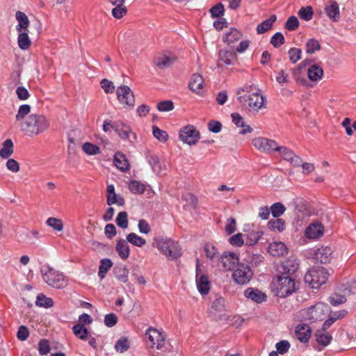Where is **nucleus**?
Wrapping results in <instances>:
<instances>
[{"label":"nucleus","mask_w":356,"mask_h":356,"mask_svg":"<svg viewBox=\"0 0 356 356\" xmlns=\"http://www.w3.org/2000/svg\"><path fill=\"white\" fill-rule=\"evenodd\" d=\"M20 131L29 137H33L46 131L49 122L41 114H31L25 120L19 124Z\"/></svg>","instance_id":"f257e3e1"},{"label":"nucleus","mask_w":356,"mask_h":356,"mask_svg":"<svg viewBox=\"0 0 356 356\" xmlns=\"http://www.w3.org/2000/svg\"><path fill=\"white\" fill-rule=\"evenodd\" d=\"M40 273L43 280L51 287L63 289L67 285V280L63 274L47 264L41 267Z\"/></svg>","instance_id":"f03ea898"},{"label":"nucleus","mask_w":356,"mask_h":356,"mask_svg":"<svg viewBox=\"0 0 356 356\" xmlns=\"http://www.w3.org/2000/svg\"><path fill=\"white\" fill-rule=\"evenodd\" d=\"M298 282L292 277L276 275L275 291L277 296L284 298L298 289Z\"/></svg>","instance_id":"7ed1b4c3"},{"label":"nucleus","mask_w":356,"mask_h":356,"mask_svg":"<svg viewBox=\"0 0 356 356\" xmlns=\"http://www.w3.org/2000/svg\"><path fill=\"white\" fill-rule=\"evenodd\" d=\"M157 248L170 260H177L181 255L177 242L170 238L154 239Z\"/></svg>","instance_id":"20e7f679"},{"label":"nucleus","mask_w":356,"mask_h":356,"mask_svg":"<svg viewBox=\"0 0 356 356\" xmlns=\"http://www.w3.org/2000/svg\"><path fill=\"white\" fill-rule=\"evenodd\" d=\"M328 273L325 268L316 266L309 270L304 276L305 284L312 289H318L328 278Z\"/></svg>","instance_id":"39448f33"},{"label":"nucleus","mask_w":356,"mask_h":356,"mask_svg":"<svg viewBox=\"0 0 356 356\" xmlns=\"http://www.w3.org/2000/svg\"><path fill=\"white\" fill-rule=\"evenodd\" d=\"M237 100L242 107L249 111L258 112L265 107V97L259 93H252L238 96Z\"/></svg>","instance_id":"423d86ee"},{"label":"nucleus","mask_w":356,"mask_h":356,"mask_svg":"<svg viewBox=\"0 0 356 356\" xmlns=\"http://www.w3.org/2000/svg\"><path fill=\"white\" fill-rule=\"evenodd\" d=\"M232 270V278L238 284H248L253 276L250 267L243 264H238Z\"/></svg>","instance_id":"0eeeda50"},{"label":"nucleus","mask_w":356,"mask_h":356,"mask_svg":"<svg viewBox=\"0 0 356 356\" xmlns=\"http://www.w3.org/2000/svg\"><path fill=\"white\" fill-rule=\"evenodd\" d=\"M299 268V262L297 259L289 258L283 261L277 268V275L285 277H292L296 279V273Z\"/></svg>","instance_id":"6e6552de"},{"label":"nucleus","mask_w":356,"mask_h":356,"mask_svg":"<svg viewBox=\"0 0 356 356\" xmlns=\"http://www.w3.org/2000/svg\"><path fill=\"white\" fill-rule=\"evenodd\" d=\"M116 95L120 104L124 107L133 108L135 105V97L133 91L127 86H120L117 88Z\"/></svg>","instance_id":"1a4fd4ad"},{"label":"nucleus","mask_w":356,"mask_h":356,"mask_svg":"<svg viewBox=\"0 0 356 356\" xmlns=\"http://www.w3.org/2000/svg\"><path fill=\"white\" fill-rule=\"evenodd\" d=\"M179 136L183 143L193 145L200 140V134L193 125H187L179 131Z\"/></svg>","instance_id":"9d476101"},{"label":"nucleus","mask_w":356,"mask_h":356,"mask_svg":"<svg viewBox=\"0 0 356 356\" xmlns=\"http://www.w3.org/2000/svg\"><path fill=\"white\" fill-rule=\"evenodd\" d=\"M252 145L261 152L271 153L277 149V143L271 139L264 137L255 138L252 140Z\"/></svg>","instance_id":"9b49d317"},{"label":"nucleus","mask_w":356,"mask_h":356,"mask_svg":"<svg viewBox=\"0 0 356 356\" xmlns=\"http://www.w3.org/2000/svg\"><path fill=\"white\" fill-rule=\"evenodd\" d=\"M276 152H278L285 161H289L294 167H300L301 165L302 159L296 155L291 149L285 146L278 145Z\"/></svg>","instance_id":"f8f14e48"},{"label":"nucleus","mask_w":356,"mask_h":356,"mask_svg":"<svg viewBox=\"0 0 356 356\" xmlns=\"http://www.w3.org/2000/svg\"><path fill=\"white\" fill-rule=\"evenodd\" d=\"M146 334L148 335L149 340L152 343V346L156 345V348L158 350L163 348L165 343V337L161 332L155 328L149 327L146 331Z\"/></svg>","instance_id":"ddd939ff"},{"label":"nucleus","mask_w":356,"mask_h":356,"mask_svg":"<svg viewBox=\"0 0 356 356\" xmlns=\"http://www.w3.org/2000/svg\"><path fill=\"white\" fill-rule=\"evenodd\" d=\"M220 262L225 270H232L238 264L239 259L234 252H225L220 257Z\"/></svg>","instance_id":"4468645a"},{"label":"nucleus","mask_w":356,"mask_h":356,"mask_svg":"<svg viewBox=\"0 0 356 356\" xmlns=\"http://www.w3.org/2000/svg\"><path fill=\"white\" fill-rule=\"evenodd\" d=\"M106 204L108 206L117 204L118 206H124L125 204L124 198L120 194H116L115 187L113 184H110L106 188Z\"/></svg>","instance_id":"2eb2a0df"},{"label":"nucleus","mask_w":356,"mask_h":356,"mask_svg":"<svg viewBox=\"0 0 356 356\" xmlns=\"http://www.w3.org/2000/svg\"><path fill=\"white\" fill-rule=\"evenodd\" d=\"M196 283L197 289L202 295L209 293L210 290V282L207 275L202 274L199 276L198 262L196 266Z\"/></svg>","instance_id":"dca6fc26"},{"label":"nucleus","mask_w":356,"mask_h":356,"mask_svg":"<svg viewBox=\"0 0 356 356\" xmlns=\"http://www.w3.org/2000/svg\"><path fill=\"white\" fill-rule=\"evenodd\" d=\"M204 86V80L202 75L195 73L191 76L188 82V88L192 92L197 95H202Z\"/></svg>","instance_id":"f3484780"},{"label":"nucleus","mask_w":356,"mask_h":356,"mask_svg":"<svg viewBox=\"0 0 356 356\" xmlns=\"http://www.w3.org/2000/svg\"><path fill=\"white\" fill-rule=\"evenodd\" d=\"M244 296L257 303L266 302L267 296L257 288L248 287L244 291Z\"/></svg>","instance_id":"a211bd4d"},{"label":"nucleus","mask_w":356,"mask_h":356,"mask_svg":"<svg viewBox=\"0 0 356 356\" xmlns=\"http://www.w3.org/2000/svg\"><path fill=\"white\" fill-rule=\"evenodd\" d=\"M295 334L300 341L307 343L311 337L312 330L309 325L302 323L296 327Z\"/></svg>","instance_id":"6ab92c4d"},{"label":"nucleus","mask_w":356,"mask_h":356,"mask_svg":"<svg viewBox=\"0 0 356 356\" xmlns=\"http://www.w3.org/2000/svg\"><path fill=\"white\" fill-rule=\"evenodd\" d=\"M113 129L118 136L123 140H127L129 134L131 132V127L121 121H115L111 124Z\"/></svg>","instance_id":"aec40b11"},{"label":"nucleus","mask_w":356,"mask_h":356,"mask_svg":"<svg viewBox=\"0 0 356 356\" xmlns=\"http://www.w3.org/2000/svg\"><path fill=\"white\" fill-rule=\"evenodd\" d=\"M218 60L227 65H233L234 62L236 60V55L234 51L223 49L218 52Z\"/></svg>","instance_id":"412c9836"},{"label":"nucleus","mask_w":356,"mask_h":356,"mask_svg":"<svg viewBox=\"0 0 356 356\" xmlns=\"http://www.w3.org/2000/svg\"><path fill=\"white\" fill-rule=\"evenodd\" d=\"M325 11L327 17L333 22H338L340 19L339 6L337 1H330L327 5Z\"/></svg>","instance_id":"4be33fe9"},{"label":"nucleus","mask_w":356,"mask_h":356,"mask_svg":"<svg viewBox=\"0 0 356 356\" xmlns=\"http://www.w3.org/2000/svg\"><path fill=\"white\" fill-rule=\"evenodd\" d=\"M268 252L274 257L284 256L288 253V248L282 242H273L268 246Z\"/></svg>","instance_id":"5701e85b"},{"label":"nucleus","mask_w":356,"mask_h":356,"mask_svg":"<svg viewBox=\"0 0 356 356\" xmlns=\"http://www.w3.org/2000/svg\"><path fill=\"white\" fill-rule=\"evenodd\" d=\"M332 250L330 247H321L315 252L316 259L321 264H327L331 259Z\"/></svg>","instance_id":"b1692460"},{"label":"nucleus","mask_w":356,"mask_h":356,"mask_svg":"<svg viewBox=\"0 0 356 356\" xmlns=\"http://www.w3.org/2000/svg\"><path fill=\"white\" fill-rule=\"evenodd\" d=\"M231 116L232 118V122L235 124V125L238 127L242 128V129L239 131L240 134L245 135L252 131L253 129L250 126L245 124L243 119L239 113H234L231 115Z\"/></svg>","instance_id":"393cba45"},{"label":"nucleus","mask_w":356,"mask_h":356,"mask_svg":"<svg viewBox=\"0 0 356 356\" xmlns=\"http://www.w3.org/2000/svg\"><path fill=\"white\" fill-rule=\"evenodd\" d=\"M307 76L310 81H318L323 76V70L320 65L313 64L307 69Z\"/></svg>","instance_id":"a878e982"},{"label":"nucleus","mask_w":356,"mask_h":356,"mask_svg":"<svg viewBox=\"0 0 356 356\" xmlns=\"http://www.w3.org/2000/svg\"><path fill=\"white\" fill-rule=\"evenodd\" d=\"M115 166L122 172L129 170V163L125 155L120 152H118L114 155L113 159Z\"/></svg>","instance_id":"bb28decb"},{"label":"nucleus","mask_w":356,"mask_h":356,"mask_svg":"<svg viewBox=\"0 0 356 356\" xmlns=\"http://www.w3.org/2000/svg\"><path fill=\"white\" fill-rule=\"evenodd\" d=\"M323 234V227L320 224H312L307 227L305 235L309 238H318Z\"/></svg>","instance_id":"cd10ccee"},{"label":"nucleus","mask_w":356,"mask_h":356,"mask_svg":"<svg viewBox=\"0 0 356 356\" xmlns=\"http://www.w3.org/2000/svg\"><path fill=\"white\" fill-rule=\"evenodd\" d=\"M127 242L124 239L120 238L117 241L115 246L119 257L124 260L127 259L130 254V249Z\"/></svg>","instance_id":"c85d7f7f"},{"label":"nucleus","mask_w":356,"mask_h":356,"mask_svg":"<svg viewBox=\"0 0 356 356\" xmlns=\"http://www.w3.org/2000/svg\"><path fill=\"white\" fill-rule=\"evenodd\" d=\"M115 277L121 282L127 283L128 282L129 270L123 264L116 265L113 268Z\"/></svg>","instance_id":"c756f323"},{"label":"nucleus","mask_w":356,"mask_h":356,"mask_svg":"<svg viewBox=\"0 0 356 356\" xmlns=\"http://www.w3.org/2000/svg\"><path fill=\"white\" fill-rule=\"evenodd\" d=\"M277 17L275 15H272L267 19L264 20L261 23L259 24L257 26V33L258 34H263L270 30L273 24L276 21Z\"/></svg>","instance_id":"7c9ffc66"},{"label":"nucleus","mask_w":356,"mask_h":356,"mask_svg":"<svg viewBox=\"0 0 356 356\" xmlns=\"http://www.w3.org/2000/svg\"><path fill=\"white\" fill-rule=\"evenodd\" d=\"M175 57L168 56H160L154 58L155 65L160 69H165L172 65L175 60Z\"/></svg>","instance_id":"2f4dec72"},{"label":"nucleus","mask_w":356,"mask_h":356,"mask_svg":"<svg viewBox=\"0 0 356 356\" xmlns=\"http://www.w3.org/2000/svg\"><path fill=\"white\" fill-rule=\"evenodd\" d=\"M74 334L81 340L85 341L88 338L89 332L85 325L77 323L72 327Z\"/></svg>","instance_id":"473e14b6"},{"label":"nucleus","mask_w":356,"mask_h":356,"mask_svg":"<svg viewBox=\"0 0 356 356\" xmlns=\"http://www.w3.org/2000/svg\"><path fill=\"white\" fill-rule=\"evenodd\" d=\"M316 341L323 345V346H327L330 343L332 337L330 334L327 331H324L322 329L317 330L315 334Z\"/></svg>","instance_id":"72a5a7b5"},{"label":"nucleus","mask_w":356,"mask_h":356,"mask_svg":"<svg viewBox=\"0 0 356 356\" xmlns=\"http://www.w3.org/2000/svg\"><path fill=\"white\" fill-rule=\"evenodd\" d=\"M13 153V143L11 139H6L0 149V156L3 159L9 158Z\"/></svg>","instance_id":"f704fd0d"},{"label":"nucleus","mask_w":356,"mask_h":356,"mask_svg":"<svg viewBox=\"0 0 356 356\" xmlns=\"http://www.w3.org/2000/svg\"><path fill=\"white\" fill-rule=\"evenodd\" d=\"M16 19L18 21V25L17 26V31L18 32L22 31V30H26L29 26V20L27 16L21 11L16 13Z\"/></svg>","instance_id":"c9c22d12"},{"label":"nucleus","mask_w":356,"mask_h":356,"mask_svg":"<svg viewBox=\"0 0 356 356\" xmlns=\"http://www.w3.org/2000/svg\"><path fill=\"white\" fill-rule=\"evenodd\" d=\"M128 188L134 194H143L146 190L145 184L136 180H131L128 184Z\"/></svg>","instance_id":"e433bc0d"},{"label":"nucleus","mask_w":356,"mask_h":356,"mask_svg":"<svg viewBox=\"0 0 356 356\" xmlns=\"http://www.w3.org/2000/svg\"><path fill=\"white\" fill-rule=\"evenodd\" d=\"M113 263L110 259H102L100 261V264L99 266L98 276L101 280L104 279L109 270V269L112 267Z\"/></svg>","instance_id":"4c0bfd02"},{"label":"nucleus","mask_w":356,"mask_h":356,"mask_svg":"<svg viewBox=\"0 0 356 356\" xmlns=\"http://www.w3.org/2000/svg\"><path fill=\"white\" fill-rule=\"evenodd\" d=\"M130 348V341L126 337H121L115 344V349L117 352L123 353Z\"/></svg>","instance_id":"58836bf2"},{"label":"nucleus","mask_w":356,"mask_h":356,"mask_svg":"<svg viewBox=\"0 0 356 356\" xmlns=\"http://www.w3.org/2000/svg\"><path fill=\"white\" fill-rule=\"evenodd\" d=\"M35 304L37 306L44 308H50L54 305V301L51 298H48L42 293L38 295Z\"/></svg>","instance_id":"ea45409f"},{"label":"nucleus","mask_w":356,"mask_h":356,"mask_svg":"<svg viewBox=\"0 0 356 356\" xmlns=\"http://www.w3.org/2000/svg\"><path fill=\"white\" fill-rule=\"evenodd\" d=\"M18 45L21 49L26 50L31 46V42L26 32H19Z\"/></svg>","instance_id":"a19ab883"},{"label":"nucleus","mask_w":356,"mask_h":356,"mask_svg":"<svg viewBox=\"0 0 356 356\" xmlns=\"http://www.w3.org/2000/svg\"><path fill=\"white\" fill-rule=\"evenodd\" d=\"M268 227L273 231L282 232L285 229V222L281 218H277L268 221Z\"/></svg>","instance_id":"79ce46f5"},{"label":"nucleus","mask_w":356,"mask_h":356,"mask_svg":"<svg viewBox=\"0 0 356 356\" xmlns=\"http://www.w3.org/2000/svg\"><path fill=\"white\" fill-rule=\"evenodd\" d=\"M31 109V108L29 104L21 105L15 116L16 122L19 124L21 122H23L25 117L30 113Z\"/></svg>","instance_id":"37998d69"},{"label":"nucleus","mask_w":356,"mask_h":356,"mask_svg":"<svg viewBox=\"0 0 356 356\" xmlns=\"http://www.w3.org/2000/svg\"><path fill=\"white\" fill-rule=\"evenodd\" d=\"M242 37L241 33L234 28H232L229 32L227 33L225 35V41L227 43H234L241 39Z\"/></svg>","instance_id":"c03bdc74"},{"label":"nucleus","mask_w":356,"mask_h":356,"mask_svg":"<svg viewBox=\"0 0 356 356\" xmlns=\"http://www.w3.org/2000/svg\"><path fill=\"white\" fill-rule=\"evenodd\" d=\"M313 15V8L310 6L302 7L298 11L299 17L306 22L310 21L312 19Z\"/></svg>","instance_id":"a18cd8bd"},{"label":"nucleus","mask_w":356,"mask_h":356,"mask_svg":"<svg viewBox=\"0 0 356 356\" xmlns=\"http://www.w3.org/2000/svg\"><path fill=\"white\" fill-rule=\"evenodd\" d=\"M321 48V47L319 42L314 38L309 39L305 44V50L308 54H312L316 51L320 50Z\"/></svg>","instance_id":"49530a36"},{"label":"nucleus","mask_w":356,"mask_h":356,"mask_svg":"<svg viewBox=\"0 0 356 356\" xmlns=\"http://www.w3.org/2000/svg\"><path fill=\"white\" fill-rule=\"evenodd\" d=\"M127 241L137 247H142L146 243V241L135 233H130L127 236Z\"/></svg>","instance_id":"de8ad7c7"},{"label":"nucleus","mask_w":356,"mask_h":356,"mask_svg":"<svg viewBox=\"0 0 356 356\" xmlns=\"http://www.w3.org/2000/svg\"><path fill=\"white\" fill-rule=\"evenodd\" d=\"M262 232H251L246 235L245 239V244L249 246H252L256 244L259 238H261Z\"/></svg>","instance_id":"09e8293b"},{"label":"nucleus","mask_w":356,"mask_h":356,"mask_svg":"<svg viewBox=\"0 0 356 356\" xmlns=\"http://www.w3.org/2000/svg\"><path fill=\"white\" fill-rule=\"evenodd\" d=\"M83 151L88 155H96L100 153L99 147L91 143L86 142L82 145Z\"/></svg>","instance_id":"8fccbe9b"},{"label":"nucleus","mask_w":356,"mask_h":356,"mask_svg":"<svg viewBox=\"0 0 356 356\" xmlns=\"http://www.w3.org/2000/svg\"><path fill=\"white\" fill-rule=\"evenodd\" d=\"M272 216L277 218L281 216L285 211L286 208L281 202H276L272 204L270 208Z\"/></svg>","instance_id":"3c124183"},{"label":"nucleus","mask_w":356,"mask_h":356,"mask_svg":"<svg viewBox=\"0 0 356 356\" xmlns=\"http://www.w3.org/2000/svg\"><path fill=\"white\" fill-rule=\"evenodd\" d=\"M259 89L257 88L254 85H245L237 90L236 94L238 97L245 94L259 93Z\"/></svg>","instance_id":"603ef678"},{"label":"nucleus","mask_w":356,"mask_h":356,"mask_svg":"<svg viewBox=\"0 0 356 356\" xmlns=\"http://www.w3.org/2000/svg\"><path fill=\"white\" fill-rule=\"evenodd\" d=\"M127 213L126 211H120L118 213L117 218L115 219L116 224L118 227L126 229L128 227V218H127Z\"/></svg>","instance_id":"864d4df0"},{"label":"nucleus","mask_w":356,"mask_h":356,"mask_svg":"<svg viewBox=\"0 0 356 356\" xmlns=\"http://www.w3.org/2000/svg\"><path fill=\"white\" fill-rule=\"evenodd\" d=\"M209 13L212 18L220 17L224 15L225 8L222 3H218L211 8Z\"/></svg>","instance_id":"5fc2aeb1"},{"label":"nucleus","mask_w":356,"mask_h":356,"mask_svg":"<svg viewBox=\"0 0 356 356\" xmlns=\"http://www.w3.org/2000/svg\"><path fill=\"white\" fill-rule=\"evenodd\" d=\"M288 53L289 55V60L293 64L296 63L302 58V50L300 48H291Z\"/></svg>","instance_id":"6e6d98bb"},{"label":"nucleus","mask_w":356,"mask_h":356,"mask_svg":"<svg viewBox=\"0 0 356 356\" xmlns=\"http://www.w3.org/2000/svg\"><path fill=\"white\" fill-rule=\"evenodd\" d=\"M153 136L161 142H166L168 139V134L165 131L159 129L156 126L152 127Z\"/></svg>","instance_id":"4d7b16f0"},{"label":"nucleus","mask_w":356,"mask_h":356,"mask_svg":"<svg viewBox=\"0 0 356 356\" xmlns=\"http://www.w3.org/2000/svg\"><path fill=\"white\" fill-rule=\"evenodd\" d=\"M284 37L283 34L280 32H277L276 33H275L270 40V43L275 48L280 47L281 45L284 44Z\"/></svg>","instance_id":"13d9d810"},{"label":"nucleus","mask_w":356,"mask_h":356,"mask_svg":"<svg viewBox=\"0 0 356 356\" xmlns=\"http://www.w3.org/2000/svg\"><path fill=\"white\" fill-rule=\"evenodd\" d=\"M300 25L299 21L296 16L289 17L285 24V28L289 31H295L296 30Z\"/></svg>","instance_id":"bf43d9fd"},{"label":"nucleus","mask_w":356,"mask_h":356,"mask_svg":"<svg viewBox=\"0 0 356 356\" xmlns=\"http://www.w3.org/2000/svg\"><path fill=\"white\" fill-rule=\"evenodd\" d=\"M47 224L54 229L58 232L63 230V224L61 220L56 218H49L47 220Z\"/></svg>","instance_id":"052dcab7"},{"label":"nucleus","mask_w":356,"mask_h":356,"mask_svg":"<svg viewBox=\"0 0 356 356\" xmlns=\"http://www.w3.org/2000/svg\"><path fill=\"white\" fill-rule=\"evenodd\" d=\"M147 159L153 170L154 172H159L161 170V165L158 156L155 154H149L147 156Z\"/></svg>","instance_id":"680f3d73"},{"label":"nucleus","mask_w":356,"mask_h":356,"mask_svg":"<svg viewBox=\"0 0 356 356\" xmlns=\"http://www.w3.org/2000/svg\"><path fill=\"white\" fill-rule=\"evenodd\" d=\"M174 108V104L171 100L160 102L157 104V109L161 112L170 111Z\"/></svg>","instance_id":"e2e57ef3"},{"label":"nucleus","mask_w":356,"mask_h":356,"mask_svg":"<svg viewBox=\"0 0 356 356\" xmlns=\"http://www.w3.org/2000/svg\"><path fill=\"white\" fill-rule=\"evenodd\" d=\"M290 343L286 340H282L277 343L275 345L277 352L281 355H284L287 353L290 348Z\"/></svg>","instance_id":"0e129e2a"},{"label":"nucleus","mask_w":356,"mask_h":356,"mask_svg":"<svg viewBox=\"0 0 356 356\" xmlns=\"http://www.w3.org/2000/svg\"><path fill=\"white\" fill-rule=\"evenodd\" d=\"M127 12V10L124 6L116 5L112 10V15L116 19L122 18Z\"/></svg>","instance_id":"69168bd1"},{"label":"nucleus","mask_w":356,"mask_h":356,"mask_svg":"<svg viewBox=\"0 0 356 356\" xmlns=\"http://www.w3.org/2000/svg\"><path fill=\"white\" fill-rule=\"evenodd\" d=\"M204 252L207 257L210 259H213L218 253L216 247L210 243H206L204 245Z\"/></svg>","instance_id":"338daca9"},{"label":"nucleus","mask_w":356,"mask_h":356,"mask_svg":"<svg viewBox=\"0 0 356 356\" xmlns=\"http://www.w3.org/2000/svg\"><path fill=\"white\" fill-rule=\"evenodd\" d=\"M38 351L40 355H44L49 353L50 346L49 341L43 339H41L38 343Z\"/></svg>","instance_id":"774afa93"}]
</instances>
